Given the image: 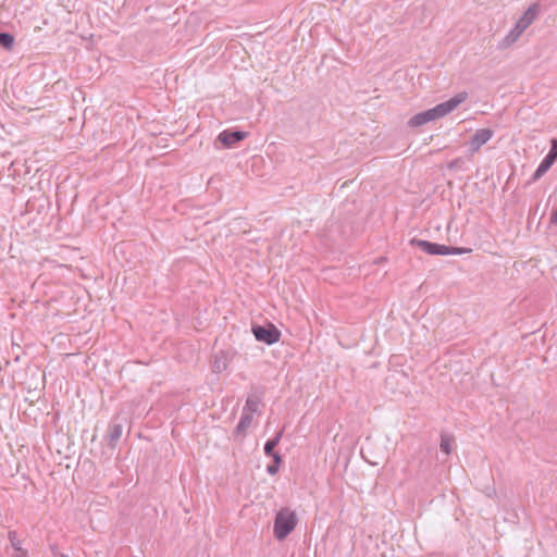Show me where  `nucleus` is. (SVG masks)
Returning <instances> with one entry per match:
<instances>
[{"mask_svg":"<svg viewBox=\"0 0 557 557\" xmlns=\"http://www.w3.org/2000/svg\"><path fill=\"white\" fill-rule=\"evenodd\" d=\"M468 98V92L461 91L451 97L449 100L436 104L434 108L414 114L408 121V126L419 127L431 121L444 117L453 112L459 104L465 102Z\"/></svg>","mask_w":557,"mask_h":557,"instance_id":"obj_1","label":"nucleus"},{"mask_svg":"<svg viewBox=\"0 0 557 557\" xmlns=\"http://www.w3.org/2000/svg\"><path fill=\"white\" fill-rule=\"evenodd\" d=\"M410 245L420 248L423 252L428 255H465L470 253L472 251L471 248L465 247H450L442 244L431 243L424 239L412 238L410 240Z\"/></svg>","mask_w":557,"mask_h":557,"instance_id":"obj_2","label":"nucleus"},{"mask_svg":"<svg viewBox=\"0 0 557 557\" xmlns=\"http://www.w3.org/2000/svg\"><path fill=\"white\" fill-rule=\"evenodd\" d=\"M297 517L294 511L288 508L281 509L274 519L273 532L278 541L284 540L295 529Z\"/></svg>","mask_w":557,"mask_h":557,"instance_id":"obj_3","label":"nucleus"},{"mask_svg":"<svg viewBox=\"0 0 557 557\" xmlns=\"http://www.w3.org/2000/svg\"><path fill=\"white\" fill-rule=\"evenodd\" d=\"M252 333L258 342L268 345L277 343L281 337V332L273 324H269L268 326L253 325Z\"/></svg>","mask_w":557,"mask_h":557,"instance_id":"obj_4","label":"nucleus"},{"mask_svg":"<svg viewBox=\"0 0 557 557\" xmlns=\"http://www.w3.org/2000/svg\"><path fill=\"white\" fill-rule=\"evenodd\" d=\"M247 133L242 131L225 129L218 135L216 141L222 144L223 148H232L236 143L242 141Z\"/></svg>","mask_w":557,"mask_h":557,"instance_id":"obj_5","label":"nucleus"},{"mask_svg":"<svg viewBox=\"0 0 557 557\" xmlns=\"http://www.w3.org/2000/svg\"><path fill=\"white\" fill-rule=\"evenodd\" d=\"M494 135V132L490 128L478 129L469 141L470 151L472 153L478 152L483 145H485Z\"/></svg>","mask_w":557,"mask_h":557,"instance_id":"obj_6","label":"nucleus"},{"mask_svg":"<svg viewBox=\"0 0 557 557\" xmlns=\"http://www.w3.org/2000/svg\"><path fill=\"white\" fill-rule=\"evenodd\" d=\"M123 433V425L121 423L112 422L108 428V441L111 447H114Z\"/></svg>","mask_w":557,"mask_h":557,"instance_id":"obj_7","label":"nucleus"},{"mask_svg":"<svg viewBox=\"0 0 557 557\" xmlns=\"http://www.w3.org/2000/svg\"><path fill=\"white\" fill-rule=\"evenodd\" d=\"M283 433H284V429L280 430L274 437L268 440L264 444V454L270 457L274 454H276V451L274 450L275 447L278 445L282 436H283Z\"/></svg>","mask_w":557,"mask_h":557,"instance_id":"obj_8","label":"nucleus"},{"mask_svg":"<svg viewBox=\"0 0 557 557\" xmlns=\"http://www.w3.org/2000/svg\"><path fill=\"white\" fill-rule=\"evenodd\" d=\"M537 13H539V4L533 3L527 9V11L520 17V20L523 21L528 26H530L536 18Z\"/></svg>","mask_w":557,"mask_h":557,"instance_id":"obj_9","label":"nucleus"},{"mask_svg":"<svg viewBox=\"0 0 557 557\" xmlns=\"http://www.w3.org/2000/svg\"><path fill=\"white\" fill-rule=\"evenodd\" d=\"M253 416H250L246 412H242V417L239 419V422L236 426V433L237 434H245V432L250 428L252 422Z\"/></svg>","mask_w":557,"mask_h":557,"instance_id":"obj_10","label":"nucleus"},{"mask_svg":"<svg viewBox=\"0 0 557 557\" xmlns=\"http://www.w3.org/2000/svg\"><path fill=\"white\" fill-rule=\"evenodd\" d=\"M553 164V162H550L547 158L544 157V159L541 161L540 165L533 173L532 181L535 182L540 180L550 169Z\"/></svg>","mask_w":557,"mask_h":557,"instance_id":"obj_11","label":"nucleus"},{"mask_svg":"<svg viewBox=\"0 0 557 557\" xmlns=\"http://www.w3.org/2000/svg\"><path fill=\"white\" fill-rule=\"evenodd\" d=\"M9 540L11 543V546L14 548L15 554L13 556H21L22 554H28L27 550H25L22 547L21 541L17 539V534L15 531L9 532Z\"/></svg>","mask_w":557,"mask_h":557,"instance_id":"obj_12","label":"nucleus"},{"mask_svg":"<svg viewBox=\"0 0 557 557\" xmlns=\"http://www.w3.org/2000/svg\"><path fill=\"white\" fill-rule=\"evenodd\" d=\"M260 400L257 397H248L243 408V412L253 416L259 409Z\"/></svg>","mask_w":557,"mask_h":557,"instance_id":"obj_13","label":"nucleus"},{"mask_svg":"<svg viewBox=\"0 0 557 557\" xmlns=\"http://www.w3.org/2000/svg\"><path fill=\"white\" fill-rule=\"evenodd\" d=\"M14 45V37L9 33H0V46L10 50Z\"/></svg>","mask_w":557,"mask_h":557,"instance_id":"obj_14","label":"nucleus"},{"mask_svg":"<svg viewBox=\"0 0 557 557\" xmlns=\"http://www.w3.org/2000/svg\"><path fill=\"white\" fill-rule=\"evenodd\" d=\"M453 437L448 435H442L441 437V450L446 455H449L451 451Z\"/></svg>","mask_w":557,"mask_h":557,"instance_id":"obj_15","label":"nucleus"},{"mask_svg":"<svg viewBox=\"0 0 557 557\" xmlns=\"http://www.w3.org/2000/svg\"><path fill=\"white\" fill-rule=\"evenodd\" d=\"M522 33L523 32H520L515 25V27L509 32V34L504 39L506 45H511L512 42H515L522 35Z\"/></svg>","mask_w":557,"mask_h":557,"instance_id":"obj_16","label":"nucleus"},{"mask_svg":"<svg viewBox=\"0 0 557 557\" xmlns=\"http://www.w3.org/2000/svg\"><path fill=\"white\" fill-rule=\"evenodd\" d=\"M278 468H280V467H278V466H276V465H273V463H272V465H269V466L267 467V472H268L270 475H274V474H276V473H277Z\"/></svg>","mask_w":557,"mask_h":557,"instance_id":"obj_17","label":"nucleus"},{"mask_svg":"<svg viewBox=\"0 0 557 557\" xmlns=\"http://www.w3.org/2000/svg\"><path fill=\"white\" fill-rule=\"evenodd\" d=\"M272 459H273V465H276L280 467L281 462H282V457L278 453L270 456Z\"/></svg>","mask_w":557,"mask_h":557,"instance_id":"obj_18","label":"nucleus"},{"mask_svg":"<svg viewBox=\"0 0 557 557\" xmlns=\"http://www.w3.org/2000/svg\"><path fill=\"white\" fill-rule=\"evenodd\" d=\"M516 26L517 28L520 30V32H524L529 26L519 18V21L516 23Z\"/></svg>","mask_w":557,"mask_h":557,"instance_id":"obj_19","label":"nucleus"},{"mask_svg":"<svg viewBox=\"0 0 557 557\" xmlns=\"http://www.w3.org/2000/svg\"><path fill=\"white\" fill-rule=\"evenodd\" d=\"M459 163H460V159H455V160L449 162L448 169H450V170L456 169Z\"/></svg>","mask_w":557,"mask_h":557,"instance_id":"obj_20","label":"nucleus"},{"mask_svg":"<svg viewBox=\"0 0 557 557\" xmlns=\"http://www.w3.org/2000/svg\"><path fill=\"white\" fill-rule=\"evenodd\" d=\"M51 549H52V555H53V557H69L67 555H65V554L60 553L59 550H57L54 547H52Z\"/></svg>","mask_w":557,"mask_h":557,"instance_id":"obj_21","label":"nucleus"},{"mask_svg":"<svg viewBox=\"0 0 557 557\" xmlns=\"http://www.w3.org/2000/svg\"><path fill=\"white\" fill-rule=\"evenodd\" d=\"M550 162L555 163L557 160V154H553L548 151V153L545 156Z\"/></svg>","mask_w":557,"mask_h":557,"instance_id":"obj_22","label":"nucleus"},{"mask_svg":"<svg viewBox=\"0 0 557 557\" xmlns=\"http://www.w3.org/2000/svg\"><path fill=\"white\" fill-rule=\"evenodd\" d=\"M12 557H29L28 554H22L21 556H12Z\"/></svg>","mask_w":557,"mask_h":557,"instance_id":"obj_23","label":"nucleus"}]
</instances>
